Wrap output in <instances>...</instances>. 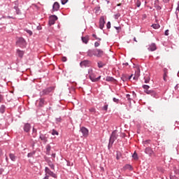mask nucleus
<instances>
[{"mask_svg": "<svg viewBox=\"0 0 179 179\" xmlns=\"http://www.w3.org/2000/svg\"><path fill=\"white\" fill-rule=\"evenodd\" d=\"M88 74L89 78L92 82H99L100 80L101 76H99L98 78H96V75L94 74V72H93V69H90L88 70Z\"/></svg>", "mask_w": 179, "mask_h": 179, "instance_id": "f257e3e1", "label": "nucleus"}, {"mask_svg": "<svg viewBox=\"0 0 179 179\" xmlns=\"http://www.w3.org/2000/svg\"><path fill=\"white\" fill-rule=\"evenodd\" d=\"M117 138H118V136L117 135V130H115L112 132V134L110 136V138L109 140V145H113L115 141H117Z\"/></svg>", "mask_w": 179, "mask_h": 179, "instance_id": "f03ea898", "label": "nucleus"}, {"mask_svg": "<svg viewBox=\"0 0 179 179\" xmlns=\"http://www.w3.org/2000/svg\"><path fill=\"white\" fill-rule=\"evenodd\" d=\"M55 89V88L54 87H50L48 88H46L41 92V96H47V94H50V93L54 92Z\"/></svg>", "mask_w": 179, "mask_h": 179, "instance_id": "7ed1b4c3", "label": "nucleus"}, {"mask_svg": "<svg viewBox=\"0 0 179 179\" xmlns=\"http://www.w3.org/2000/svg\"><path fill=\"white\" fill-rule=\"evenodd\" d=\"M16 44L17 45H18V47H21V48L26 47V41L23 38H18V39L17 40Z\"/></svg>", "mask_w": 179, "mask_h": 179, "instance_id": "20e7f679", "label": "nucleus"}, {"mask_svg": "<svg viewBox=\"0 0 179 179\" xmlns=\"http://www.w3.org/2000/svg\"><path fill=\"white\" fill-rule=\"evenodd\" d=\"M45 176H50L53 178H57V174L54 173V172L51 171L48 167L45 168Z\"/></svg>", "mask_w": 179, "mask_h": 179, "instance_id": "39448f33", "label": "nucleus"}, {"mask_svg": "<svg viewBox=\"0 0 179 179\" xmlns=\"http://www.w3.org/2000/svg\"><path fill=\"white\" fill-rule=\"evenodd\" d=\"M58 20V17L57 15H52L49 18V24L50 26H52V24H55V22Z\"/></svg>", "mask_w": 179, "mask_h": 179, "instance_id": "423d86ee", "label": "nucleus"}, {"mask_svg": "<svg viewBox=\"0 0 179 179\" xmlns=\"http://www.w3.org/2000/svg\"><path fill=\"white\" fill-rule=\"evenodd\" d=\"M104 55V52L100 49H96L94 57H97L98 58H101Z\"/></svg>", "mask_w": 179, "mask_h": 179, "instance_id": "0eeeda50", "label": "nucleus"}, {"mask_svg": "<svg viewBox=\"0 0 179 179\" xmlns=\"http://www.w3.org/2000/svg\"><path fill=\"white\" fill-rule=\"evenodd\" d=\"M139 76H141V69H139V67H136L134 79L136 80H138Z\"/></svg>", "mask_w": 179, "mask_h": 179, "instance_id": "6e6552de", "label": "nucleus"}, {"mask_svg": "<svg viewBox=\"0 0 179 179\" xmlns=\"http://www.w3.org/2000/svg\"><path fill=\"white\" fill-rule=\"evenodd\" d=\"M104 24H106V21H104V17H101L99 20V28L103 30L104 28Z\"/></svg>", "mask_w": 179, "mask_h": 179, "instance_id": "1a4fd4ad", "label": "nucleus"}, {"mask_svg": "<svg viewBox=\"0 0 179 179\" xmlns=\"http://www.w3.org/2000/svg\"><path fill=\"white\" fill-rule=\"evenodd\" d=\"M80 66L86 68V66H90V61L88 60H84L80 62Z\"/></svg>", "mask_w": 179, "mask_h": 179, "instance_id": "9d476101", "label": "nucleus"}, {"mask_svg": "<svg viewBox=\"0 0 179 179\" xmlns=\"http://www.w3.org/2000/svg\"><path fill=\"white\" fill-rule=\"evenodd\" d=\"M143 87L147 94H152V91L149 90V89H150V87L149 85H143Z\"/></svg>", "mask_w": 179, "mask_h": 179, "instance_id": "9b49d317", "label": "nucleus"}, {"mask_svg": "<svg viewBox=\"0 0 179 179\" xmlns=\"http://www.w3.org/2000/svg\"><path fill=\"white\" fill-rule=\"evenodd\" d=\"M80 131L82 132L83 136H87V135H89V131L85 127H82Z\"/></svg>", "mask_w": 179, "mask_h": 179, "instance_id": "f8f14e48", "label": "nucleus"}, {"mask_svg": "<svg viewBox=\"0 0 179 179\" xmlns=\"http://www.w3.org/2000/svg\"><path fill=\"white\" fill-rule=\"evenodd\" d=\"M149 51H156L157 50V48L156 47L155 43H152L151 45H149L148 47Z\"/></svg>", "mask_w": 179, "mask_h": 179, "instance_id": "ddd939ff", "label": "nucleus"}, {"mask_svg": "<svg viewBox=\"0 0 179 179\" xmlns=\"http://www.w3.org/2000/svg\"><path fill=\"white\" fill-rule=\"evenodd\" d=\"M145 153H146V155H149V156H152V155H153V150L150 148H147L145 150Z\"/></svg>", "mask_w": 179, "mask_h": 179, "instance_id": "4468645a", "label": "nucleus"}, {"mask_svg": "<svg viewBox=\"0 0 179 179\" xmlns=\"http://www.w3.org/2000/svg\"><path fill=\"white\" fill-rule=\"evenodd\" d=\"M39 138L43 141V142H44V143H47V142H48V138L44 134H40Z\"/></svg>", "mask_w": 179, "mask_h": 179, "instance_id": "2eb2a0df", "label": "nucleus"}, {"mask_svg": "<svg viewBox=\"0 0 179 179\" xmlns=\"http://www.w3.org/2000/svg\"><path fill=\"white\" fill-rule=\"evenodd\" d=\"M96 52V50H90L87 51L88 57H93Z\"/></svg>", "mask_w": 179, "mask_h": 179, "instance_id": "dca6fc26", "label": "nucleus"}, {"mask_svg": "<svg viewBox=\"0 0 179 179\" xmlns=\"http://www.w3.org/2000/svg\"><path fill=\"white\" fill-rule=\"evenodd\" d=\"M59 9V3L58 2H55L53 4V10H58Z\"/></svg>", "mask_w": 179, "mask_h": 179, "instance_id": "f3484780", "label": "nucleus"}, {"mask_svg": "<svg viewBox=\"0 0 179 179\" xmlns=\"http://www.w3.org/2000/svg\"><path fill=\"white\" fill-rule=\"evenodd\" d=\"M31 127H30V124H26L24 127V130L25 131V132H29V131H30V129Z\"/></svg>", "mask_w": 179, "mask_h": 179, "instance_id": "a211bd4d", "label": "nucleus"}, {"mask_svg": "<svg viewBox=\"0 0 179 179\" xmlns=\"http://www.w3.org/2000/svg\"><path fill=\"white\" fill-rule=\"evenodd\" d=\"M24 55V52L23 51H22L20 50H17V55H18V57L22 58Z\"/></svg>", "mask_w": 179, "mask_h": 179, "instance_id": "6ab92c4d", "label": "nucleus"}, {"mask_svg": "<svg viewBox=\"0 0 179 179\" xmlns=\"http://www.w3.org/2000/svg\"><path fill=\"white\" fill-rule=\"evenodd\" d=\"M82 41L85 43V44H87V43H89V36L82 37Z\"/></svg>", "mask_w": 179, "mask_h": 179, "instance_id": "aec40b11", "label": "nucleus"}, {"mask_svg": "<svg viewBox=\"0 0 179 179\" xmlns=\"http://www.w3.org/2000/svg\"><path fill=\"white\" fill-rule=\"evenodd\" d=\"M48 164L50 166V169H52V170H55V166H54V164L51 162V161H48Z\"/></svg>", "mask_w": 179, "mask_h": 179, "instance_id": "412c9836", "label": "nucleus"}, {"mask_svg": "<svg viewBox=\"0 0 179 179\" xmlns=\"http://www.w3.org/2000/svg\"><path fill=\"white\" fill-rule=\"evenodd\" d=\"M6 107H5L4 105H2L0 107V112L1 113V114H3V113H5V110H6Z\"/></svg>", "mask_w": 179, "mask_h": 179, "instance_id": "4be33fe9", "label": "nucleus"}, {"mask_svg": "<svg viewBox=\"0 0 179 179\" xmlns=\"http://www.w3.org/2000/svg\"><path fill=\"white\" fill-rule=\"evenodd\" d=\"M50 150H51V145H48L46 146V154L50 155Z\"/></svg>", "mask_w": 179, "mask_h": 179, "instance_id": "5701e85b", "label": "nucleus"}, {"mask_svg": "<svg viewBox=\"0 0 179 179\" xmlns=\"http://www.w3.org/2000/svg\"><path fill=\"white\" fill-rule=\"evenodd\" d=\"M97 64L99 68H103V66H106V64L103 63L102 62H99Z\"/></svg>", "mask_w": 179, "mask_h": 179, "instance_id": "b1692460", "label": "nucleus"}, {"mask_svg": "<svg viewBox=\"0 0 179 179\" xmlns=\"http://www.w3.org/2000/svg\"><path fill=\"white\" fill-rule=\"evenodd\" d=\"M10 159L13 161L15 162V160H16V157L15 156V155L13 154H10Z\"/></svg>", "mask_w": 179, "mask_h": 179, "instance_id": "393cba45", "label": "nucleus"}, {"mask_svg": "<svg viewBox=\"0 0 179 179\" xmlns=\"http://www.w3.org/2000/svg\"><path fill=\"white\" fill-rule=\"evenodd\" d=\"M106 82H113V80H114V78H113V77H106Z\"/></svg>", "mask_w": 179, "mask_h": 179, "instance_id": "a878e982", "label": "nucleus"}, {"mask_svg": "<svg viewBox=\"0 0 179 179\" xmlns=\"http://www.w3.org/2000/svg\"><path fill=\"white\" fill-rule=\"evenodd\" d=\"M143 143L144 146H148V145H149V143H150V140H146V141H143Z\"/></svg>", "mask_w": 179, "mask_h": 179, "instance_id": "bb28decb", "label": "nucleus"}, {"mask_svg": "<svg viewBox=\"0 0 179 179\" xmlns=\"http://www.w3.org/2000/svg\"><path fill=\"white\" fill-rule=\"evenodd\" d=\"M152 27H153V29H159L160 28V25H159V24H153L152 25Z\"/></svg>", "mask_w": 179, "mask_h": 179, "instance_id": "cd10ccee", "label": "nucleus"}, {"mask_svg": "<svg viewBox=\"0 0 179 179\" xmlns=\"http://www.w3.org/2000/svg\"><path fill=\"white\" fill-rule=\"evenodd\" d=\"M44 99H41L39 101V106L40 107H43V106H44Z\"/></svg>", "mask_w": 179, "mask_h": 179, "instance_id": "c85d7f7f", "label": "nucleus"}, {"mask_svg": "<svg viewBox=\"0 0 179 179\" xmlns=\"http://www.w3.org/2000/svg\"><path fill=\"white\" fill-rule=\"evenodd\" d=\"M145 83H149V82L150 81V78H149V76L145 77Z\"/></svg>", "mask_w": 179, "mask_h": 179, "instance_id": "c756f323", "label": "nucleus"}, {"mask_svg": "<svg viewBox=\"0 0 179 179\" xmlns=\"http://www.w3.org/2000/svg\"><path fill=\"white\" fill-rule=\"evenodd\" d=\"M92 37L95 38V40H98V41H101V38H98L97 36L94 34H92Z\"/></svg>", "mask_w": 179, "mask_h": 179, "instance_id": "7c9ffc66", "label": "nucleus"}, {"mask_svg": "<svg viewBox=\"0 0 179 179\" xmlns=\"http://www.w3.org/2000/svg\"><path fill=\"white\" fill-rule=\"evenodd\" d=\"M52 135H57V136H58V135H59V133H58V131H57V130L53 129V130L52 131Z\"/></svg>", "mask_w": 179, "mask_h": 179, "instance_id": "2f4dec72", "label": "nucleus"}, {"mask_svg": "<svg viewBox=\"0 0 179 179\" xmlns=\"http://www.w3.org/2000/svg\"><path fill=\"white\" fill-rule=\"evenodd\" d=\"M125 169H127V170H132V166L127 164L125 166Z\"/></svg>", "mask_w": 179, "mask_h": 179, "instance_id": "473e14b6", "label": "nucleus"}, {"mask_svg": "<svg viewBox=\"0 0 179 179\" xmlns=\"http://www.w3.org/2000/svg\"><path fill=\"white\" fill-rule=\"evenodd\" d=\"M34 152L28 153L27 157H33V156H34Z\"/></svg>", "mask_w": 179, "mask_h": 179, "instance_id": "72a5a7b5", "label": "nucleus"}, {"mask_svg": "<svg viewBox=\"0 0 179 179\" xmlns=\"http://www.w3.org/2000/svg\"><path fill=\"white\" fill-rule=\"evenodd\" d=\"M102 110H103V111H107V110H108V105H105L103 108Z\"/></svg>", "mask_w": 179, "mask_h": 179, "instance_id": "f704fd0d", "label": "nucleus"}, {"mask_svg": "<svg viewBox=\"0 0 179 179\" xmlns=\"http://www.w3.org/2000/svg\"><path fill=\"white\" fill-rule=\"evenodd\" d=\"M133 157L135 160H137L138 159V154H136V152L134 153L133 155Z\"/></svg>", "mask_w": 179, "mask_h": 179, "instance_id": "c9c22d12", "label": "nucleus"}, {"mask_svg": "<svg viewBox=\"0 0 179 179\" xmlns=\"http://www.w3.org/2000/svg\"><path fill=\"white\" fill-rule=\"evenodd\" d=\"M27 33H28V34H29V36H33V32L29 29L26 30Z\"/></svg>", "mask_w": 179, "mask_h": 179, "instance_id": "e433bc0d", "label": "nucleus"}, {"mask_svg": "<svg viewBox=\"0 0 179 179\" xmlns=\"http://www.w3.org/2000/svg\"><path fill=\"white\" fill-rule=\"evenodd\" d=\"M107 29H110L111 28V22H108L106 24Z\"/></svg>", "mask_w": 179, "mask_h": 179, "instance_id": "4c0bfd02", "label": "nucleus"}, {"mask_svg": "<svg viewBox=\"0 0 179 179\" xmlns=\"http://www.w3.org/2000/svg\"><path fill=\"white\" fill-rule=\"evenodd\" d=\"M90 113H96V108H91L90 109Z\"/></svg>", "mask_w": 179, "mask_h": 179, "instance_id": "58836bf2", "label": "nucleus"}, {"mask_svg": "<svg viewBox=\"0 0 179 179\" xmlns=\"http://www.w3.org/2000/svg\"><path fill=\"white\" fill-rule=\"evenodd\" d=\"M3 101V95L0 94V103H2Z\"/></svg>", "mask_w": 179, "mask_h": 179, "instance_id": "ea45409f", "label": "nucleus"}, {"mask_svg": "<svg viewBox=\"0 0 179 179\" xmlns=\"http://www.w3.org/2000/svg\"><path fill=\"white\" fill-rule=\"evenodd\" d=\"M166 76H167V71L166 70H164V80H166Z\"/></svg>", "mask_w": 179, "mask_h": 179, "instance_id": "a19ab883", "label": "nucleus"}, {"mask_svg": "<svg viewBox=\"0 0 179 179\" xmlns=\"http://www.w3.org/2000/svg\"><path fill=\"white\" fill-rule=\"evenodd\" d=\"M61 1H62V5H65V3H66V2H68V0H61Z\"/></svg>", "mask_w": 179, "mask_h": 179, "instance_id": "79ce46f5", "label": "nucleus"}, {"mask_svg": "<svg viewBox=\"0 0 179 179\" xmlns=\"http://www.w3.org/2000/svg\"><path fill=\"white\" fill-rule=\"evenodd\" d=\"M62 60L63 62H66V60H67L66 57H63L62 58Z\"/></svg>", "mask_w": 179, "mask_h": 179, "instance_id": "37998d69", "label": "nucleus"}, {"mask_svg": "<svg viewBox=\"0 0 179 179\" xmlns=\"http://www.w3.org/2000/svg\"><path fill=\"white\" fill-rule=\"evenodd\" d=\"M99 45H100V43H99V42L94 43V47H99Z\"/></svg>", "mask_w": 179, "mask_h": 179, "instance_id": "c03bdc74", "label": "nucleus"}, {"mask_svg": "<svg viewBox=\"0 0 179 179\" xmlns=\"http://www.w3.org/2000/svg\"><path fill=\"white\" fill-rule=\"evenodd\" d=\"M136 6H137V8H139V6H141V2L139 1H137Z\"/></svg>", "mask_w": 179, "mask_h": 179, "instance_id": "a18cd8bd", "label": "nucleus"}, {"mask_svg": "<svg viewBox=\"0 0 179 179\" xmlns=\"http://www.w3.org/2000/svg\"><path fill=\"white\" fill-rule=\"evenodd\" d=\"M120 16H121V15H120V13L116 14V15H115V18L118 19L120 17Z\"/></svg>", "mask_w": 179, "mask_h": 179, "instance_id": "49530a36", "label": "nucleus"}, {"mask_svg": "<svg viewBox=\"0 0 179 179\" xmlns=\"http://www.w3.org/2000/svg\"><path fill=\"white\" fill-rule=\"evenodd\" d=\"M113 101H114L115 103H118V99H116V98H113Z\"/></svg>", "mask_w": 179, "mask_h": 179, "instance_id": "de8ad7c7", "label": "nucleus"}, {"mask_svg": "<svg viewBox=\"0 0 179 179\" xmlns=\"http://www.w3.org/2000/svg\"><path fill=\"white\" fill-rule=\"evenodd\" d=\"M163 2H164V3H169V2H170V0H163Z\"/></svg>", "mask_w": 179, "mask_h": 179, "instance_id": "09e8293b", "label": "nucleus"}, {"mask_svg": "<svg viewBox=\"0 0 179 179\" xmlns=\"http://www.w3.org/2000/svg\"><path fill=\"white\" fill-rule=\"evenodd\" d=\"M165 36H169V30L165 31Z\"/></svg>", "mask_w": 179, "mask_h": 179, "instance_id": "8fccbe9b", "label": "nucleus"}, {"mask_svg": "<svg viewBox=\"0 0 179 179\" xmlns=\"http://www.w3.org/2000/svg\"><path fill=\"white\" fill-rule=\"evenodd\" d=\"M56 121H57V122H61V118H59H59H57V119H56Z\"/></svg>", "mask_w": 179, "mask_h": 179, "instance_id": "3c124183", "label": "nucleus"}, {"mask_svg": "<svg viewBox=\"0 0 179 179\" xmlns=\"http://www.w3.org/2000/svg\"><path fill=\"white\" fill-rule=\"evenodd\" d=\"M116 30H121V27H115Z\"/></svg>", "mask_w": 179, "mask_h": 179, "instance_id": "603ef678", "label": "nucleus"}, {"mask_svg": "<svg viewBox=\"0 0 179 179\" xmlns=\"http://www.w3.org/2000/svg\"><path fill=\"white\" fill-rule=\"evenodd\" d=\"M176 12H179V3L178 4V7L176 8Z\"/></svg>", "mask_w": 179, "mask_h": 179, "instance_id": "864d4df0", "label": "nucleus"}, {"mask_svg": "<svg viewBox=\"0 0 179 179\" xmlns=\"http://www.w3.org/2000/svg\"><path fill=\"white\" fill-rule=\"evenodd\" d=\"M49 178V176L48 175H45V178L43 179H48Z\"/></svg>", "mask_w": 179, "mask_h": 179, "instance_id": "5fc2aeb1", "label": "nucleus"}, {"mask_svg": "<svg viewBox=\"0 0 179 179\" xmlns=\"http://www.w3.org/2000/svg\"><path fill=\"white\" fill-rule=\"evenodd\" d=\"M116 159H117V160H120V156L118 155V154H117Z\"/></svg>", "mask_w": 179, "mask_h": 179, "instance_id": "6e6d98bb", "label": "nucleus"}, {"mask_svg": "<svg viewBox=\"0 0 179 179\" xmlns=\"http://www.w3.org/2000/svg\"><path fill=\"white\" fill-rule=\"evenodd\" d=\"M157 9L158 10H160V9H162V7L157 6Z\"/></svg>", "mask_w": 179, "mask_h": 179, "instance_id": "4d7b16f0", "label": "nucleus"}, {"mask_svg": "<svg viewBox=\"0 0 179 179\" xmlns=\"http://www.w3.org/2000/svg\"><path fill=\"white\" fill-rule=\"evenodd\" d=\"M3 171V169H0V174H2V172Z\"/></svg>", "mask_w": 179, "mask_h": 179, "instance_id": "13d9d810", "label": "nucleus"}, {"mask_svg": "<svg viewBox=\"0 0 179 179\" xmlns=\"http://www.w3.org/2000/svg\"><path fill=\"white\" fill-rule=\"evenodd\" d=\"M17 15H20V10H17Z\"/></svg>", "mask_w": 179, "mask_h": 179, "instance_id": "bf43d9fd", "label": "nucleus"}, {"mask_svg": "<svg viewBox=\"0 0 179 179\" xmlns=\"http://www.w3.org/2000/svg\"><path fill=\"white\" fill-rule=\"evenodd\" d=\"M134 41H135L136 43H138V41H136V38H134Z\"/></svg>", "mask_w": 179, "mask_h": 179, "instance_id": "052dcab7", "label": "nucleus"}, {"mask_svg": "<svg viewBox=\"0 0 179 179\" xmlns=\"http://www.w3.org/2000/svg\"><path fill=\"white\" fill-rule=\"evenodd\" d=\"M127 99H128V100H129V94H127Z\"/></svg>", "mask_w": 179, "mask_h": 179, "instance_id": "680f3d73", "label": "nucleus"}, {"mask_svg": "<svg viewBox=\"0 0 179 179\" xmlns=\"http://www.w3.org/2000/svg\"><path fill=\"white\" fill-rule=\"evenodd\" d=\"M123 65H125L126 66H128V63L123 64Z\"/></svg>", "mask_w": 179, "mask_h": 179, "instance_id": "e2e57ef3", "label": "nucleus"}, {"mask_svg": "<svg viewBox=\"0 0 179 179\" xmlns=\"http://www.w3.org/2000/svg\"><path fill=\"white\" fill-rule=\"evenodd\" d=\"M2 155V150L0 149V156Z\"/></svg>", "mask_w": 179, "mask_h": 179, "instance_id": "0e129e2a", "label": "nucleus"}, {"mask_svg": "<svg viewBox=\"0 0 179 179\" xmlns=\"http://www.w3.org/2000/svg\"><path fill=\"white\" fill-rule=\"evenodd\" d=\"M52 157H55V154H52Z\"/></svg>", "mask_w": 179, "mask_h": 179, "instance_id": "69168bd1", "label": "nucleus"}, {"mask_svg": "<svg viewBox=\"0 0 179 179\" xmlns=\"http://www.w3.org/2000/svg\"><path fill=\"white\" fill-rule=\"evenodd\" d=\"M132 76H134V75L131 74V76L129 78V79H131V78H132Z\"/></svg>", "mask_w": 179, "mask_h": 179, "instance_id": "338daca9", "label": "nucleus"}, {"mask_svg": "<svg viewBox=\"0 0 179 179\" xmlns=\"http://www.w3.org/2000/svg\"><path fill=\"white\" fill-rule=\"evenodd\" d=\"M117 6H121V3L117 4Z\"/></svg>", "mask_w": 179, "mask_h": 179, "instance_id": "774afa93", "label": "nucleus"}]
</instances>
